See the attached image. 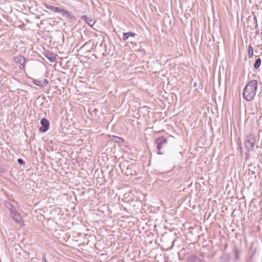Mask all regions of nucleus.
I'll return each instance as SVG.
<instances>
[{"mask_svg":"<svg viewBox=\"0 0 262 262\" xmlns=\"http://www.w3.org/2000/svg\"><path fill=\"white\" fill-rule=\"evenodd\" d=\"M257 88L258 84L257 80H250L243 90V98L247 101H252L256 95Z\"/></svg>","mask_w":262,"mask_h":262,"instance_id":"obj_1","label":"nucleus"},{"mask_svg":"<svg viewBox=\"0 0 262 262\" xmlns=\"http://www.w3.org/2000/svg\"><path fill=\"white\" fill-rule=\"evenodd\" d=\"M256 141V137L254 134L250 133L246 136L244 144L248 151L254 150Z\"/></svg>","mask_w":262,"mask_h":262,"instance_id":"obj_2","label":"nucleus"},{"mask_svg":"<svg viewBox=\"0 0 262 262\" xmlns=\"http://www.w3.org/2000/svg\"><path fill=\"white\" fill-rule=\"evenodd\" d=\"M167 143V140L163 137H161L157 138L155 140V143L157 144V148L158 149L157 154L159 155H162L163 153L161 151L162 148L166 145Z\"/></svg>","mask_w":262,"mask_h":262,"instance_id":"obj_3","label":"nucleus"},{"mask_svg":"<svg viewBox=\"0 0 262 262\" xmlns=\"http://www.w3.org/2000/svg\"><path fill=\"white\" fill-rule=\"evenodd\" d=\"M25 58L22 55H19L15 56L14 58V61L15 63L19 65V68L23 69L25 67Z\"/></svg>","mask_w":262,"mask_h":262,"instance_id":"obj_4","label":"nucleus"},{"mask_svg":"<svg viewBox=\"0 0 262 262\" xmlns=\"http://www.w3.org/2000/svg\"><path fill=\"white\" fill-rule=\"evenodd\" d=\"M41 126L39 127V130L40 132H46L49 128L50 122L46 118H42L40 120Z\"/></svg>","mask_w":262,"mask_h":262,"instance_id":"obj_5","label":"nucleus"},{"mask_svg":"<svg viewBox=\"0 0 262 262\" xmlns=\"http://www.w3.org/2000/svg\"><path fill=\"white\" fill-rule=\"evenodd\" d=\"M10 214L12 219L15 221V223L17 224H20L22 222L23 219L16 209L13 210V211L10 212Z\"/></svg>","mask_w":262,"mask_h":262,"instance_id":"obj_6","label":"nucleus"},{"mask_svg":"<svg viewBox=\"0 0 262 262\" xmlns=\"http://www.w3.org/2000/svg\"><path fill=\"white\" fill-rule=\"evenodd\" d=\"M81 19L84 21L89 26L92 27L96 23V20L94 18L88 17L86 15H83L81 17Z\"/></svg>","mask_w":262,"mask_h":262,"instance_id":"obj_7","label":"nucleus"},{"mask_svg":"<svg viewBox=\"0 0 262 262\" xmlns=\"http://www.w3.org/2000/svg\"><path fill=\"white\" fill-rule=\"evenodd\" d=\"M44 56L50 62H53L56 60L57 55L54 53L48 51L45 53Z\"/></svg>","mask_w":262,"mask_h":262,"instance_id":"obj_8","label":"nucleus"},{"mask_svg":"<svg viewBox=\"0 0 262 262\" xmlns=\"http://www.w3.org/2000/svg\"><path fill=\"white\" fill-rule=\"evenodd\" d=\"M32 82L34 84L40 87H44L48 84V81L46 79L42 80L34 79Z\"/></svg>","mask_w":262,"mask_h":262,"instance_id":"obj_9","label":"nucleus"},{"mask_svg":"<svg viewBox=\"0 0 262 262\" xmlns=\"http://www.w3.org/2000/svg\"><path fill=\"white\" fill-rule=\"evenodd\" d=\"M122 171L127 176H134L135 174L136 171L134 170H133L132 167L129 166L126 167L125 169L123 167L122 169Z\"/></svg>","mask_w":262,"mask_h":262,"instance_id":"obj_10","label":"nucleus"},{"mask_svg":"<svg viewBox=\"0 0 262 262\" xmlns=\"http://www.w3.org/2000/svg\"><path fill=\"white\" fill-rule=\"evenodd\" d=\"M220 262H229L230 260V255L226 253H223L220 257Z\"/></svg>","mask_w":262,"mask_h":262,"instance_id":"obj_11","label":"nucleus"},{"mask_svg":"<svg viewBox=\"0 0 262 262\" xmlns=\"http://www.w3.org/2000/svg\"><path fill=\"white\" fill-rule=\"evenodd\" d=\"M233 253L234 259L235 261L238 260L239 259V251L236 247H234L232 249Z\"/></svg>","mask_w":262,"mask_h":262,"instance_id":"obj_12","label":"nucleus"},{"mask_svg":"<svg viewBox=\"0 0 262 262\" xmlns=\"http://www.w3.org/2000/svg\"><path fill=\"white\" fill-rule=\"evenodd\" d=\"M43 5L45 8H46L47 9H49L53 12H57V11H59V7L52 6L48 5L46 3H45Z\"/></svg>","mask_w":262,"mask_h":262,"instance_id":"obj_13","label":"nucleus"},{"mask_svg":"<svg viewBox=\"0 0 262 262\" xmlns=\"http://www.w3.org/2000/svg\"><path fill=\"white\" fill-rule=\"evenodd\" d=\"M111 140L114 142L118 143H122L124 141V140L122 138L115 136H112Z\"/></svg>","mask_w":262,"mask_h":262,"instance_id":"obj_14","label":"nucleus"},{"mask_svg":"<svg viewBox=\"0 0 262 262\" xmlns=\"http://www.w3.org/2000/svg\"><path fill=\"white\" fill-rule=\"evenodd\" d=\"M261 62V60L260 58L256 59L253 67L255 69H257L259 68Z\"/></svg>","mask_w":262,"mask_h":262,"instance_id":"obj_15","label":"nucleus"},{"mask_svg":"<svg viewBox=\"0 0 262 262\" xmlns=\"http://www.w3.org/2000/svg\"><path fill=\"white\" fill-rule=\"evenodd\" d=\"M253 55V49L250 45L248 47V56L249 58H251Z\"/></svg>","mask_w":262,"mask_h":262,"instance_id":"obj_16","label":"nucleus"},{"mask_svg":"<svg viewBox=\"0 0 262 262\" xmlns=\"http://www.w3.org/2000/svg\"><path fill=\"white\" fill-rule=\"evenodd\" d=\"M6 206L10 210V212L13 211V210H15L13 204L11 203L7 202L5 203Z\"/></svg>","mask_w":262,"mask_h":262,"instance_id":"obj_17","label":"nucleus"},{"mask_svg":"<svg viewBox=\"0 0 262 262\" xmlns=\"http://www.w3.org/2000/svg\"><path fill=\"white\" fill-rule=\"evenodd\" d=\"M64 16H65L67 18H69V19H72L74 17L73 15L71 13L69 12L68 11H67L66 12V14H64Z\"/></svg>","mask_w":262,"mask_h":262,"instance_id":"obj_18","label":"nucleus"},{"mask_svg":"<svg viewBox=\"0 0 262 262\" xmlns=\"http://www.w3.org/2000/svg\"><path fill=\"white\" fill-rule=\"evenodd\" d=\"M67 11V10L66 9H60V8H59V11H57V12L60 13L61 15L64 16V14H66Z\"/></svg>","mask_w":262,"mask_h":262,"instance_id":"obj_19","label":"nucleus"},{"mask_svg":"<svg viewBox=\"0 0 262 262\" xmlns=\"http://www.w3.org/2000/svg\"><path fill=\"white\" fill-rule=\"evenodd\" d=\"M17 162L20 165H25V162L22 159H18Z\"/></svg>","mask_w":262,"mask_h":262,"instance_id":"obj_20","label":"nucleus"},{"mask_svg":"<svg viewBox=\"0 0 262 262\" xmlns=\"http://www.w3.org/2000/svg\"><path fill=\"white\" fill-rule=\"evenodd\" d=\"M128 38V36L127 34V33H123V38H122L123 40H126Z\"/></svg>","mask_w":262,"mask_h":262,"instance_id":"obj_21","label":"nucleus"},{"mask_svg":"<svg viewBox=\"0 0 262 262\" xmlns=\"http://www.w3.org/2000/svg\"><path fill=\"white\" fill-rule=\"evenodd\" d=\"M253 20L254 21V23L255 24V28H257L258 27V24H257V18H256V16L254 15V16H253Z\"/></svg>","mask_w":262,"mask_h":262,"instance_id":"obj_22","label":"nucleus"},{"mask_svg":"<svg viewBox=\"0 0 262 262\" xmlns=\"http://www.w3.org/2000/svg\"><path fill=\"white\" fill-rule=\"evenodd\" d=\"M126 33L128 35V37L129 36L135 37L136 35V34L132 32H127Z\"/></svg>","mask_w":262,"mask_h":262,"instance_id":"obj_23","label":"nucleus"},{"mask_svg":"<svg viewBox=\"0 0 262 262\" xmlns=\"http://www.w3.org/2000/svg\"><path fill=\"white\" fill-rule=\"evenodd\" d=\"M255 30H256V31H255V34H256V35L258 34H259V29H258V27H257V28H255Z\"/></svg>","mask_w":262,"mask_h":262,"instance_id":"obj_24","label":"nucleus"},{"mask_svg":"<svg viewBox=\"0 0 262 262\" xmlns=\"http://www.w3.org/2000/svg\"><path fill=\"white\" fill-rule=\"evenodd\" d=\"M256 148H258V146L257 145H256Z\"/></svg>","mask_w":262,"mask_h":262,"instance_id":"obj_25","label":"nucleus"},{"mask_svg":"<svg viewBox=\"0 0 262 262\" xmlns=\"http://www.w3.org/2000/svg\"><path fill=\"white\" fill-rule=\"evenodd\" d=\"M254 255V253H252V254L251 255V256H253Z\"/></svg>","mask_w":262,"mask_h":262,"instance_id":"obj_26","label":"nucleus"},{"mask_svg":"<svg viewBox=\"0 0 262 262\" xmlns=\"http://www.w3.org/2000/svg\"><path fill=\"white\" fill-rule=\"evenodd\" d=\"M254 255V253H252V254L251 255V256H253Z\"/></svg>","mask_w":262,"mask_h":262,"instance_id":"obj_27","label":"nucleus"},{"mask_svg":"<svg viewBox=\"0 0 262 262\" xmlns=\"http://www.w3.org/2000/svg\"><path fill=\"white\" fill-rule=\"evenodd\" d=\"M254 255V253H252V254L251 255V256H253Z\"/></svg>","mask_w":262,"mask_h":262,"instance_id":"obj_28","label":"nucleus"},{"mask_svg":"<svg viewBox=\"0 0 262 262\" xmlns=\"http://www.w3.org/2000/svg\"><path fill=\"white\" fill-rule=\"evenodd\" d=\"M199 262H201L200 261Z\"/></svg>","mask_w":262,"mask_h":262,"instance_id":"obj_29","label":"nucleus"}]
</instances>
